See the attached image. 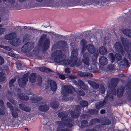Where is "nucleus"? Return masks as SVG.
<instances>
[{
	"label": "nucleus",
	"instance_id": "nucleus-11",
	"mask_svg": "<svg viewBox=\"0 0 131 131\" xmlns=\"http://www.w3.org/2000/svg\"><path fill=\"white\" fill-rule=\"evenodd\" d=\"M108 88L112 90V89L113 93H112L113 95H115V78H112L110 80V83L108 84Z\"/></svg>",
	"mask_w": 131,
	"mask_h": 131
},
{
	"label": "nucleus",
	"instance_id": "nucleus-57",
	"mask_svg": "<svg viewBox=\"0 0 131 131\" xmlns=\"http://www.w3.org/2000/svg\"><path fill=\"white\" fill-rule=\"evenodd\" d=\"M46 34H43L42 35L40 38L41 40V41H43L46 38Z\"/></svg>",
	"mask_w": 131,
	"mask_h": 131
},
{
	"label": "nucleus",
	"instance_id": "nucleus-9",
	"mask_svg": "<svg viewBox=\"0 0 131 131\" xmlns=\"http://www.w3.org/2000/svg\"><path fill=\"white\" fill-rule=\"evenodd\" d=\"M63 121H58L56 122V124L59 127L58 128H65L66 126L68 128H71L73 126V125L71 123L68 122H64Z\"/></svg>",
	"mask_w": 131,
	"mask_h": 131
},
{
	"label": "nucleus",
	"instance_id": "nucleus-47",
	"mask_svg": "<svg viewBox=\"0 0 131 131\" xmlns=\"http://www.w3.org/2000/svg\"><path fill=\"white\" fill-rule=\"evenodd\" d=\"M80 42L82 46H86L87 41L85 39H82L81 41Z\"/></svg>",
	"mask_w": 131,
	"mask_h": 131
},
{
	"label": "nucleus",
	"instance_id": "nucleus-13",
	"mask_svg": "<svg viewBox=\"0 0 131 131\" xmlns=\"http://www.w3.org/2000/svg\"><path fill=\"white\" fill-rule=\"evenodd\" d=\"M100 64L102 66H105L107 64L108 62V59L105 56H101L99 59Z\"/></svg>",
	"mask_w": 131,
	"mask_h": 131
},
{
	"label": "nucleus",
	"instance_id": "nucleus-49",
	"mask_svg": "<svg viewBox=\"0 0 131 131\" xmlns=\"http://www.w3.org/2000/svg\"><path fill=\"white\" fill-rule=\"evenodd\" d=\"M6 2H8L9 3H10L12 4H13L15 3L14 0H3ZM1 2V0H0V3Z\"/></svg>",
	"mask_w": 131,
	"mask_h": 131
},
{
	"label": "nucleus",
	"instance_id": "nucleus-37",
	"mask_svg": "<svg viewBox=\"0 0 131 131\" xmlns=\"http://www.w3.org/2000/svg\"><path fill=\"white\" fill-rule=\"evenodd\" d=\"M80 105L82 107H85L88 106V102L86 101L82 100L80 102Z\"/></svg>",
	"mask_w": 131,
	"mask_h": 131
},
{
	"label": "nucleus",
	"instance_id": "nucleus-4",
	"mask_svg": "<svg viewBox=\"0 0 131 131\" xmlns=\"http://www.w3.org/2000/svg\"><path fill=\"white\" fill-rule=\"evenodd\" d=\"M87 49L88 51L91 54L94 53L92 56V60L96 62V59L99 56V52L97 50H96V48L93 45L89 44L87 45Z\"/></svg>",
	"mask_w": 131,
	"mask_h": 131
},
{
	"label": "nucleus",
	"instance_id": "nucleus-32",
	"mask_svg": "<svg viewBox=\"0 0 131 131\" xmlns=\"http://www.w3.org/2000/svg\"><path fill=\"white\" fill-rule=\"evenodd\" d=\"M52 107L54 109L57 108L59 106V104L56 101L52 102L50 103Z\"/></svg>",
	"mask_w": 131,
	"mask_h": 131
},
{
	"label": "nucleus",
	"instance_id": "nucleus-8",
	"mask_svg": "<svg viewBox=\"0 0 131 131\" xmlns=\"http://www.w3.org/2000/svg\"><path fill=\"white\" fill-rule=\"evenodd\" d=\"M72 88L74 89L73 87L71 85V86L68 85H64L61 92L62 94L64 96H67L69 94H72L73 91Z\"/></svg>",
	"mask_w": 131,
	"mask_h": 131
},
{
	"label": "nucleus",
	"instance_id": "nucleus-23",
	"mask_svg": "<svg viewBox=\"0 0 131 131\" xmlns=\"http://www.w3.org/2000/svg\"><path fill=\"white\" fill-rule=\"evenodd\" d=\"M80 114V113L79 111L77 112L75 111H72L70 112L71 117L73 118H76L79 117Z\"/></svg>",
	"mask_w": 131,
	"mask_h": 131
},
{
	"label": "nucleus",
	"instance_id": "nucleus-3",
	"mask_svg": "<svg viewBox=\"0 0 131 131\" xmlns=\"http://www.w3.org/2000/svg\"><path fill=\"white\" fill-rule=\"evenodd\" d=\"M16 33L13 32L6 35L5 38L6 40H12L11 44L14 46H17L19 45L20 40L19 38L16 37Z\"/></svg>",
	"mask_w": 131,
	"mask_h": 131
},
{
	"label": "nucleus",
	"instance_id": "nucleus-27",
	"mask_svg": "<svg viewBox=\"0 0 131 131\" xmlns=\"http://www.w3.org/2000/svg\"><path fill=\"white\" fill-rule=\"evenodd\" d=\"M18 96L19 98L22 100H28L29 99V97L26 95H25L23 93H18Z\"/></svg>",
	"mask_w": 131,
	"mask_h": 131
},
{
	"label": "nucleus",
	"instance_id": "nucleus-12",
	"mask_svg": "<svg viewBox=\"0 0 131 131\" xmlns=\"http://www.w3.org/2000/svg\"><path fill=\"white\" fill-rule=\"evenodd\" d=\"M50 40L49 38H47L44 42L42 46V51H46L48 49L50 44Z\"/></svg>",
	"mask_w": 131,
	"mask_h": 131
},
{
	"label": "nucleus",
	"instance_id": "nucleus-24",
	"mask_svg": "<svg viewBox=\"0 0 131 131\" xmlns=\"http://www.w3.org/2000/svg\"><path fill=\"white\" fill-rule=\"evenodd\" d=\"M19 111L18 108L12 109L11 110V114L12 116L14 118H17L18 116V111Z\"/></svg>",
	"mask_w": 131,
	"mask_h": 131
},
{
	"label": "nucleus",
	"instance_id": "nucleus-43",
	"mask_svg": "<svg viewBox=\"0 0 131 131\" xmlns=\"http://www.w3.org/2000/svg\"><path fill=\"white\" fill-rule=\"evenodd\" d=\"M16 80V79H12L9 81V85L11 89L12 88V87L13 86V83Z\"/></svg>",
	"mask_w": 131,
	"mask_h": 131
},
{
	"label": "nucleus",
	"instance_id": "nucleus-28",
	"mask_svg": "<svg viewBox=\"0 0 131 131\" xmlns=\"http://www.w3.org/2000/svg\"><path fill=\"white\" fill-rule=\"evenodd\" d=\"M107 71L110 73L112 72L115 70V66L114 64H110L107 67Z\"/></svg>",
	"mask_w": 131,
	"mask_h": 131
},
{
	"label": "nucleus",
	"instance_id": "nucleus-26",
	"mask_svg": "<svg viewBox=\"0 0 131 131\" xmlns=\"http://www.w3.org/2000/svg\"><path fill=\"white\" fill-rule=\"evenodd\" d=\"M36 74L35 73H31L29 77V81L31 83H33L36 81Z\"/></svg>",
	"mask_w": 131,
	"mask_h": 131
},
{
	"label": "nucleus",
	"instance_id": "nucleus-52",
	"mask_svg": "<svg viewBox=\"0 0 131 131\" xmlns=\"http://www.w3.org/2000/svg\"><path fill=\"white\" fill-rule=\"evenodd\" d=\"M57 131H69V130L68 128H64L61 129L60 128H57Z\"/></svg>",
	"mask_w": 131,
	"mask_h": 131
},
{
	"label": "nucleus",
	"instance_id": "nucleus-36",
	"mask_svg": "<svg viewBox=\"0 0 131 131\" xmlns=\"http://www.w3.org/2000/svg\"><path fill=\"white\" fill-rule=\"evenodd\" d=\"M78 95L83 96L85 95V93L84 92L80 89H77L75 90Z\"/></svg>",
	"mask_w": 131,
	"mask_h": 131
},
{
	"label": "nucleus",
	"instance_id": "nucleus-39",
	"mask_svg": "<svg viewBox=\"0 0 131 131\" xmlns=\"http://www.w3.org/2000/svg\"><path fill=\"white\" fill-rule=\"evenodd\" d=\"M122 57L121 55L119 53L115 54V59L119 61L122 59Z\"/></svg>",
	"mask_w": 131,
	"mask_h": 131
},
{
	"label": "nucleus",
	"instance_id": "nucleus-59",
	"mask_svg": "<svg viewBox=\"0 0 131 131\" xmlns=\"http://www.w3.org/2000/svg\"><path fill=\"white\" fill-rule=\"evenodd\" d=\"M4 63V59L3 58L0 56V65H1L3 64Z\"/></svg>",
	"mask_w": 131,
	"mask_h": 131
},
{
	"label": "nucleus",
	"instance_id": "nucleus-45",
	"mask_svg": "<svg viewBox=\"0 0 131 131\" xmlns=\"http://www.w3.org/2000/svg\"><path fill=\"white\" fill-rule=\"evenodd\" d=\"M126 87L127 90L131 89V80L127 83Z\"/></svg>",
	"mask_w": 131,
	"mask_h": 131
},
{
	"label": "nucleus",
	"instance_id": "nucleus-61",
	"mask_svg": "<svg viewBox=\"0 0 131 131\" xmlns=\"http://www.w3.org/2000/svg\"><path fill=\"white\" fill-rule=\"evenodd\" d=\"M59 78L62 80L65 79H66V77L65 75L62 74H61L59 75Z\"/></svg>",
	"mask_w": 131,
	"mask_h": 131
},
{
	"label": "nucleus",
	"instance_id": "nucleus-35",
	"mask_svg": "<svg viewBox=\"0 0 131 131\" xmlns=\"http://www.w3.org/2000/svg\"><path fill=\"white\" fill-rule=\"evenodd\" d=\"M111 121L108 118H105L103 119L102 121V124L103 125H107L111 124Z\"/></svg>",
	"mask_w": 131,
	"mask_h": 131
},
{
	"label": "nucleus",
	"instance_id": "nucleus-18",
	"mask_svg": "<svg viewBox=\"0 0 131 131\" xmlns=\"http://www.w3.org/2000/svg\"><path fill=\"white\" fill-rule=\"evenodd\" d=\"M78 59H73L72 61H71V65L72 66H74L75 65L76 66H79L82 63V61L79 60H78Z\"/></svg>",
	"mask_w": 131,
	"mask_h": 131
},
{
	"label": "nucleus",
	"instance_id": "nucleus-44",
	"mask_svg": "<svg viewBox=\"0 0 131 131\" xmlns=\"http://www.w3.org/2000/svg\"><path fill=\"white\" fill-rule=\"evenodd\" d=\"M72 118V117L68 118H67L66 117L63 121L65 122H68L70 123V122H72L74 120V119Z\"/></svg>",
	"mask_w": 131,
	"mask_h": 131
},
{
	"label": "nucleus",
	"instance_id": "nucleus-42",
	"mask_svg": "<svg viewBox=\"0 0 131 131\" xmlns=\"http://www.w3.org/2000/svg\"><path fill=\"white\" fill-rule=\"evenodd\" d=\"M4 74L2 72H0V82L4 81L5 79V77L3 76Z\"/></svg>",
	"mask_w": 131,
	"mask_h": 131
},
{
	"label": "nucleus",
	"instance_id": "nucleus-54",
	"mask_svg": "<svg viewBox=\"0 0 131 131\" xmlns=\"http://www.w3.org/2000/svg\"><path fill=\"white\" fill-rule=\"evenodd\" d=\"M44 72H52L51 70L49 68L44 67Z\"/></svg>",
	"mask_w": 131,
	"mask_h": 131
},
{
	"label": "nucleus",
	"instance_id": "nucleus-14",
	"mask_svg": "<svg viewBox=\"0 0 131 131\" xmlns=\"http://www.w3.org/2000/svg\"><path fill=\"white\" fill-rule=\"evenodd\" d=\"M115 43V49L119 53H121L123 56L124 55V50L123 47L122 45L119 43H118V44L116 45V43Z\"/></svg>",
	"mask_w": 131,
	"mask_h": 131
},
{
	"label": "nucleus",
	"instance_id": "nucleus-48",
	"mask_svg": "<svg viewBox=\"0 0 131 131\" xmlns=\"http://www.w3.org/2000/svg\"><path fill=\"white\" fill-rule=\"evenodd\" d=\"M8 68V67L6 65L3 66L0 68L1 71L2 72H4Z\"/></svg>",
	"mask_w": 131,
	"mask_h": 131
},
{
	"label": "nucleus",
	"instance_id": "nucleus-15",
	"mask_svg": "<svg viewBox=\"0 0 131 131\" xmlns=\"http://www.w3.org/2000/svg\"><path fill=\"white\" fill-rule=\"evenodd\" d=\"M78 49L76 48L74 49L71 52V55L70 58L71 61H72L73 59H78L77 56L78 54Z\"/></svg>",
	"mask_w": 131,
	"mask_h": 131
},
{
	"label": "nucleus",
	"instance_id": "nucleus-63",
	"mask_svg": "<svg viewBox=\"0 0 131 131\" xmlns=\"http://www.w3.org/2000/svg\"><path fill=\"white\" fill-rule=\"evenodd\" d=\"M86 114H83L80 116V119H84L86 117Z\"/></svg>",
	"mask_w": 131,
	"mask_h": 131
},
{
	"label": "nucleus",
	"instance_id": "nucleus-10",
	"mask_svg": "<svg viewBox=\"0 0 131 131\" xmlns=\"http://www.w3.org/2000/svg\"><path fill=\"white\" fill-rule=\"evenodd\" d=\"M73 82L77 86L80 87L84 90H86L88 89V87L87 85L85 84L80 79L78 80L77 81L75 80H74L73 81Z\"/></svg>",
	"mask_w": 131,
	"mask_h": 131
},
{
	"label": "nucleus",
	"instance_id": "nucleus-62",
	"mask_svg": "<svg viewBox=\"0 0 131 131\" xmlns=\"http://www.w3.org/2000/svg\"><path fill=\"white\" fill-rule=\"evenodd\" d=\"M42 123L44 125H46L47 123V121L46 120L45 118H43L41 120Z\"/></svg>",
	"mask_w": 131,
	"mask_h": 131
},
{
	"label": "nucleus",
	"instance_id": "nucleus-16",
	"mask_svg": "<svg viewBox=\"0 0 131 131\" xmlns=\"http://www.w3.org/2000/svg\"><path fill=\"white\" fill-rule=\"evenodd\" d=\"M124 88L122 85H121L117 90V96L120 98L123 95Z\"/></svg>",
	"mask_w": 131,
	"mask_h": 131
},
{
	"label": "nucleus",
	"instance_id": "nucleus-34",
	"mask_svg": "<svg viewBox=\"0 0 131 131\" xmlns=\"http://www.w3.org/2000/svg\"><path fill=\"white\" fill-rule=\"evenodd\" d=\"M42 99V98L40 97H33L31 98L30 99L33 102L35 103H37L39 101H40Z\"/></svg>",
	"mask_w": 131,
	"mask_h": 131
},
{
	"label": "nucleus",
	"instance_id": "nucleus-53",
	"mask_svg": "<svg viewBox=\"0 0 131 131\" xmlns=\"http://www.w3.org/2000/svg\"><path fill=\"white\" fill-rule=\"evenodd\" d=\"M7 104L8 107L9 108L10 111L12 109H14L12 105L10 103L7 102Z\"/></svg>",
	"mask_w": 131,
	"mask_h": 131
},
{
	"label": "nucleus",
	"instance_id": "nucleus-1",
	"mask_svg": "<svg viewBox=\"0 0 131 131\" xmlns=\"http://www.w3.org/2000/svg\"><path fill=\"white\" fill-rule=\"evenodd\" d=\"M51 56L54 58V61L56 63H60L63 61L66 65H68L71 63L70 59H65V57L62 54V51L61 50H57L51 53Z\"/></svg>",
	"mask_w": 131,
	"mask_h": 131
},
{
	"label": "nucleus",
	"instance_id": "nucleus-31",
	"mask_svg": "<svg viewBox=\"0 0 131 131\" xmlns=\"http://www.w3.org/2000/svg\"><path fill=\"white\" fill-rule=\"evenodd\" d=\"M100 120L98 118H94L92 119L91 120L90 122V124L91 125H93L95 124L97 122L100 123Z\"/></svg>",
	"mask_w": 131,
	"mask_h": 131
},
{
	"label": "nucleus",
	"instance_id": "nucleus-7",
	"mask_svg": "<svg viewBox=\"0 0 131 131\" xmlns=\"http://www.w3.org/2000/svg\"><path fill=\"white\" fill-rule=\"evenodd\" d=\"M29 74V73H27L23 75L21 79H19L18 83L20 87L24 88L26 86L28 80Z\"/></svg>",
	"mask_w": 131,
	"mask_h": 131
},
{
	"label": "nucleus",
	"instance_id": "nucleus-50",
	"mask_svg": "<svg viewBox=\"0 0 131 131\" xmlns=\"http://www.w3.org/2000/svg\"><path fill=\"white\" fill-rule=\"evenodd\" d=\"M97 112V111L96 109H92L89 110V113L91 114H93L95 113H96Z\"/></svg>",
	"mask_w": 131,
	"mask_h": 131
},
{
	"label": "nucleus",
	"instance_id": "nucleus-29",
	"mask_svg": "<svg viewBox=\"0 0 131 131\" xmlns=\"http://www.w3.org/2000/svg\"><path fill=\"white\" fill-rule=\"evenodd\" d=\"M58 115L59 118L61 117V120L62 121H63L65 118L68 115L66 114L65 112H62L58 113Z\"/></svg>",
	"mask_w": 131,
	"mask_h": 131
},
{
	"label": "nucleus",
	"instance_id": "nucleus-6",
	"mask_svg": "<svg viewBox=\"0 0 131 131\" xmlns=\"http://www.w3.org/2000/svg\"><path fill=\"white\" fill-rule=\"evenodd\" d=\"M34 43L32 42H28L24 45L21 48L22 51L27 53L32 50L34 47Z\"/></svg>",
	"mask_w": 131,
	"mask_h": 131
},
{
	"label": "nucleus",
	"instance_id": "nucleus-21",
	"mask_svg": "<svg viewBox=\"0 0 131 131\" xmlns=\"http://www.w3.org/2000/svg\"><path fill=\"white\" fill-rule=\"evenodd\" d=\"M19 107L21 110L26 112H30L31 111V108L27 107L24 104H20Z\"/></svg>",
	"mask_w": 131,
	"mask_h": 131
},
{
	"label": "nucleus",
	"instance_id": "nucleus-22",
	"mask_svg": "<svg viewBox=\"0 0 131 131\" xmlns=\"http://www.w3.org/2000/svg\"><path fill=\"white\" fill-rule=\"evenodd\" d=\"M99 52L101 54L105 55L108 53L107 49L104 46H101L99 49Z\"/></svg>",
	"mask_w": 131,
	"mask_h": 131
},
{
	"label": "nucleus",
	"instance_id": "nucleus-56",
	"mask_svg": "<svg viewBox=\"0 0 131 131\" xmlns=\"http://www.w3.org/2000/svg\"><path fill=\"white\" fill-rule=\"evenodd\" d=\"M129 53L128 54L129 59L131 60V43L130 44V46L129 47Z\"/></svg>",
	"mask_w": 131,
	"mask_h": 131
},
{
	"label": "nucleus",
	"instance_id": "nucleus-60",
	"mask_svg": "<svg viewBox=\"0 0 131 131\" xmlns=\"http://www.w3.org/2000/svg\"><path fill=\"white\" fill-rule=\"evenodd\" d=\"M128 99L131 101V90L128 92Z\"/></svg>",
	"mask_w": 131,
	"mask_h": 131
},
{
	"label": "nucleus",
	"instance_id": "nucleus-20",
	"mask_svg": "<svg viewBox=\"0 0 131 131\" xmlns=\"http://www.w3.org/2000/svg\"><path fill=\"white\" fill-rule=\"evenodd\" d=\"M121 40L123 45L125 47H128L129 45V42L127 39L122 37L121 38Z\"/></svg>",
	"mask_w": 131,
	"mask_h": 131
},
{
	"label": "nucleus",
	"instance_id": "nucleus-2",
	"mask_svg": "<svg viewBox=\"0 0 131 131\" xmlns=\"http://www.w3.org/2000/svg\"><path fill=\"white\" fill-rule=\"evenodd\" d=\"M108 99L111 101L113 100V96L111 92L110 91H107V95L105 97V100L98 102L95 105L96 108L98 110H99L103 108L106 104V102L105 100H107Z\"/></svg>",
	"mask_w": 131,
	"mask_h": 131
},
{
	"label": "nucleus",
	"instance_id": "nucleus-33",
	"mask_svg": "<svg viewBox=\"0 0 131 131\" xmlns=\"http://www.w3.org/2000/svg\"><path fill=\"white\" fill-rule=\"evenodd\" d=\"M123 33L127 36L131 38V30L129 29H125L123 31Z\"/></svg>",
	"mask_w": 131,
	"mask_h": 131
},
{
	"label": "nucleus",
	"instance_id": "nucleus-17",
	"mask_svg": "<svg viewBox=\"0 0 131 131\" xmlns=\"http://www.w3.org/2000/svg\"><path fill=\"white\" fill-rule=\"evenodd\" d=\"M77 75L78 77H92L93 76V75L88 72H81L77 74Z\"/></svg>",
	"mask_w": 131,
	"mask_h": 131
},
{
	"label": "nucleus",
	"instance_id": "nucleus-38",
	"mask_svg": "<svg viewBox=\"0 0 131 131\" xmlns=\"http://www.w3.org/2000/svg\"><path fill=\"white\" fill-rule=\"evenodd\" d=\"M88 123L87 120H83L81 122V127L82 128H85L87 126L86 124Z\"/></svg>",
	"mask_w": 131,
	"mask_h": 131
},
{
	"label": "nucleus",
	"instance_id": "nucleus-51",
	"mask_svg": "<svg viewBox=\"0 0 131 131\" xmlns=\"http://www.w3.org/2000/svg\"><path fill=\"white\" fill-rule=\"evenodd\" d=\"M123 62L124 65H125L127 66L129 65L128 61L126 58H124Z\"/></svg>",
	"mask_w": 131,
	"mask_h": 131
},
{
	"label": "nucleus",
	"instance_id": "nucleus-64",
	"mask_svg": "<svg viewBox=\"0 0 131 131\" xmlns=\"http://www.w3.org/2000/svg\"><path fill=\"white\" fill-rule=\"evenodd\" d=\"M65 71L66 73H69L70 72L69 68H66L65 70Z\"/></svg>",
	"mask_w": 131,
	"mask_h": 131
},
{
	"label": "nucleus",
	"instance_id": "nucleus-55",
	"mask_svg": "<svg viewBox=\"0 0 131 131\" xmlns=\"http://www.w3.org/2000/svg\"><path fill=\"white\" fill-rule=\"evenodd\" d=\"M0 106L3 109H4L5 107L4 102L3 101L1 100H0Z\"/></svg>",
	"mask_w": 131,
	"mask_h": 131
},
{
	"label": "nucleus",
	"instance_id": "nucleus-19",
	"mask_svg": "<svg viewBox=\"0 0 131 131\" xmlns=\"http://www.w3.org/2000/svg\"><path fill=\"white\" fill-rule=\"evenodd\" d=\"M50 86L51 90L54 91H55L57 89V85L54 81L50 80L49 81Z\"/></svg>",
	"mask_w": 131,
	"mask_h": 131
},
{
	"label": "nucleus",
	"instance_id": "nucleus-30",
	"mask_svg": "<svg viewBox=\"0 0 131 131\" xmlns=\"http://www.w3.org/2000/svg\"><path fill=\"white\" fill-rule=\"evenodd\" d=\"M59 45V49L63 50L65 48L67 43L65 41H62L60 42Z\"/></svg>",
	"mask_w": 131,
	"mask_h": 131
},
{
	"label": "nucleus",
	"instance_id": "nucleus-41",
	"mask_svg": "<svg viewBox=\"0 0 131 131\" xmlns=\"http://www.w3.org/2000/svg\"><path fill=\"white\" fill-rule=\"evenodd\" d=\"M109 59L110 60L111 62L112 63L115 61V55H114L113 53H110L109 54Z\"/></svg>",
	"mask_w": 131,
	"mask_h": 131
},
{
	"label": "nucleus",
	"instance_id": "nucleus-58",
	"mask_svg": "<svg viewBox=\"0 0 131 131\" xmlns=\"http://www.w3.org/2000/svg\"><path fill=\"white\" fill-rule=\"evenodd\" d=\"M5 31V29L4 28H0V35H1L2 34L4 33Z\"/></svg>",
	"mask_w": 131,
	"mask_h": 131
},
{
	"label": "nucleus",
	"instance_id": "nucleus-25",
	"mask_svg": "<svg viewBox=\"0 0 131 131\" xmlns=\"http://www.w3.org/2000/svg\"><path fill=\"white\" fill-rule=\"evenodd\" d=\"M38 108L40 111L46 112L49 110V107L47 105L45 104L40 106Z\"/></svg>",
	"mask_w": 131,
	"mask_h": 131
},
{
	"label": "nucleus",
	"instance_id": "nucleus-46",
	"mask_svg": "<svg viewBox=\"0 0 131 131\" xmlns=\"http://www.w3.org/2000/svg\"><path fill=\"white\" fill-rule=\"evenodd\" d=\"M92 86L95 89H97L99 88V85L97 83L94 81Z\"/></svg>",
	"mask_w": 131,
	"mask_h": 131
},
{
	"label": "nucleus",
	"instance_id": "nucleus-40",
	"mask_svg": "<svg viewBox=\"0 0 131 131\" xmlns=\"http://www.w3.org/2000/svg\"><path fill=\"white\" fill-rule=\"evenodd\" d=\"M99 89L100 92L102 94H104L105 91V88L103 85H101Z\"/></svg>",
	"mask_w": 131,
	"mask_h": 131
},
{
	"label": "nucleus",
	"instance_id": "nucleus-5",
	"mask_svg": "<svg viewBox=\"0 0 131 131\" xmlns=\"http://www.w3.org/2000/svg\"><path fill=\"white\" fill-rule=\"evenodd\" d=\"M87 49V46H82L81 52L83 54V57L82 59V61L84 64L87 66H89V53L88 52H86L84 53Z\"/></svg>",
	"mask_w": 131,
	"mask_h": 131
}]
</instances>
